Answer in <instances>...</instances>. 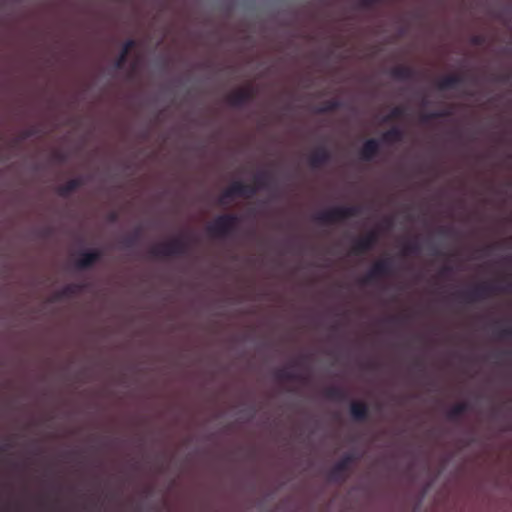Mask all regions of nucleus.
I'll return each instance as SVG.
<instances>
[{"instance_id": "obj_12", "label": "nucleus", "mask_w": 512, "mask_h": 512, "mask_svg": "<svg viewBox=\"0 0 512 512\" xmlns=\"http://www.w3.org/2000/svg\"><path fill=\"white\" fill-rule=\"evenodd\" d=\"M102 257V252L98 249L84 251L76 260L75 266L78 269H88L98 262Z\"/></svg>"}, {"instance_id": "obj_9", "label": "nucleus", "mask_w": 512, "mask_h": 512, "mask_svg": "<svg viewBox=\"0 0 512 512\" xmlns=\"http://www.w3.org/2000/svg\"><path fill=\"white\" fill-rule=\"evenodd\" d=\"M355 460L354 455L347 454L342 457L329 471V480L335 483H341L346 480V472L351 463Z\"/></svg>"}, {"instance_id": "obj_8", "label": "nucleus", "mask_w": 512, "mask_h": 512, "mask_svg": "<svg viewBox=\"0 0 512 512\" xmlns=\"http://www.w3.org/2000/svg\"><path fill=\"white\" fill-rule=\"evenodd\" d=\"M256 191L257 188L253 185H248L241 181H235L223 192L219 202L224 203L225 199L233 198L235 196L250 198L256 193Z\"/></svg>"}, {"instance_id": "obj_29", "label": "nucleus", "mask_w": 512, "mask_h": 512, "mask_svg": "<svg viewBox=\"0 0 512 512\" xmlns=\"http://www.w3.org/2000/svg\"><path fill=\"white\" fill-rule=\"evenodd\" d=\"M496 337L499 340H510L512 338V327L507 325L496 331Z\"/></svg>"}, {"instance_id": "obj_20", "label": "nucleus", "mask_w": 512, "mask_h": 512, "mask_svg": "<svg viewBox=\"0 0 512 512\" xmlns=\"http://www.w3.org/2000/svg\"><path fill=\"white\" fill-rule=\"evenodd\" d=\"M469 409L467 402H459L453 405L446 413V417L450 421H457Z\"/></svg>"}, {"instance_id": "obj_21", "label": "nucleus", "mask_w": 512, "mask_h": 512, "mask_svg": "<svg viewBox=\"0 0 512 512\" xmlns=\"http://www.w3.org/2000/svg\"><path fill=\"white\" fill-rule=\"evenodd\" d=\"M404 138L403 131L398 127H392L382 135V140L388 144L401 142Z\"/></svg>"}, {"instance_id": "obj_34", "label": "nucleus", "mask_w": 512, "mask_h": 512, "mask_svg": "<svg viewBox=\"0 0 512 512\" xmlns=\"http://www.w3.org/2000/svg\"><path fill=\"white\" fill-rule=\"evenodd\" d=\"M452 272V268L450 266H444L442 267V269L440 270V275L441 276H447L448 274H450Z\"/></svg>"}, {"instance_id": "obj_10", "label": "nucleus", "mask_w": 512, "mask_h": 512, "mask_svg": "<svg viewBox=\"0 0 512 512\" xmlns=\"http://www.w3.org/2000/svg\"><path fill=\"white\" fill-rule=\"evenodd\" d=\"M378 240V235L375 231H370L365 236L357 238L351 248V253L354 255H361L371 250Z\"/></svg>"}, {"instance_id": "obj_16", "label": "nucleus", "mask_w": 512, "mask_h": 512, "mask_svg": "<svg viewBox=\"0 0 512 512\" xmlns=\"http://www.w3.org/2000/svg\"><path fill=\"white\" fill-rule=\"evenodd\" d=\"M415 70L406 65H397L390 70V75L396 80L406 81L415 77Z\"/></svg>"}, {"instance_id": "obj_19", "label": "nucleus", "mask_w": 512, "mask_h": 512, "mask_svg": "<svg viewBox=\"0 0 512 512\" xmlns=\"http://www.w3.org/2000/svg\"><path fill=\"white\" fill-rule=\"evenodd\" d=\"M82 288H83V286L81 284H75V283L68 284V285L64 286L60 291H58L55 294L54 298H55V300H61L64 298L73 297V296L77 295L78 293H80Z\"/></svg>"}, {"instance_id": "obj_25", "label": "nucleus", "mask_w": 512, "mask_h": 512, "mask_svg": "<svg viewBox=\"0 0 512 512\" xmlns=\"http://www.w3.org/2000/svg\"><path fill=\"white\" fill-rule=\"evenodd\" d=\"M140 237L141 230L137 228L132 234L122 238L121 244L124 248H132L139 242Z\"/></svg>"}, {"instance_id": "obj_2", "label": "nucleus", "mask_w": 512, "mask_h": 512, "mask_svg": "<svg viewBox=\"0 0 512 512\" xmlns=\"http://www.w3.org/2000/svg\"><path fill=\"white\" fill-rule=\"evenodd\" d=\"M190 244L184 237H176L168 242H163L150 249L152 257L183 256L188 254Z\"/></svg>"}, {"instance_id": "obj_15", "label": "nucleus", "mask_w": 512, "mask_h": 512, "mask_svg": "<svg viewBox=\"0 0 512 512\" xmlns=\"http://www.w3.org/2000/svg\"><path fill=\"white\" fill-rule=\"evenodd\" d=\"M465 82V77L462 75L451 74L443 77L437 82L439 90L453 89Z\"/></svg>"}, {"instance_id": "obj_6", "label": "nucleus", "mask_w": 512, "mask_h": 512, "mask_svg": "<svg viewBox=\"0 0 512 512\" xmlns=\"http://www.w3.org/2000/svg\"><path fill=\"white\" fill-rule=\"evenodd\" d=\"M392 272V261L390 259L378 260L372 265L360 282L365 285L371 284L383 277L391 275Z\"/></svg>"}, {"instance_id": "obj_18", "label": "nucleus", "mask_w": 512, "mask_h": 512, "mask_svg": "<svg viewBox=\"0 0 512 512\" xmlns=\"http://www.w3.org/2000/svg\"><path fill=\"white\" fill-rule=\"evenodd\" d=\"M135 46H136V41L133 39H129L123 44L121 52L114 63L115 68H117V69L123 68L124 64L126 63L129 52Z\"/></svg>"}, {"instance_id": "obj_37", "label": "nucleus", "mask_w": 512, "mask_h": 512, "mask_svg": "<svg viewBox=\"0 0 512 512\" xmlns=\"http://www.w3.org/2000/svg\"><path fill=\"white\" fill-rule=\"evenodd\" d=\"M449 231H450L449 229L444 228V227L440 229L441 234H447Z\"/></svg>"}, {"instance_id": "obj_38", "label": "nucleus", "mask_w": 512, "mask_h": 512, "mask_svg": "<svg viewBox=\"0 0 512 512\" xmlns=\"http://www.w3.org/2000/svg\"><path fill=\"white\" fill-rule=\"evenodd\" d=\"M6 447H8V445H5L4 447H2L1 451H4Z\"/></svg>"}, {"instance_id": "obj_26", "label": "nucleus", "mask_w": 512, "mask_h": 512, "mask_svg": "<svg viewBox=\"0 0 512 512\" xmlns=\"http://www.w3.org/2000/svg\"><path fill=\"white\" fill-rule=\"evenodd\" d=\"M272 176L268 172H261L254 177V183L258 188H269Z\"/></svg>"}, {"instance_id": "obj_35", "label": "nucleus", "mask_w": 512, "mask_h": 512, "mask_svg": "<svg viewBox=\"0 0 512 512\" xmlns=\"http://www.w3.org/2000/svg\"><path fill=\"white\" fill-rule=\"evenodd\" d=\"M53 156H54V159L57 162H64L65 161V156L62 153H60V152H56Z\"/></svg>"}, {"instance_id": "obj_30", "label": "nucleus", "mask_w": 512, "mask_h": 512, "mask_svg": "<svg viewBox=\"0 0 512 512\" xmlns=\"http://www.w3.org/2000/svg\"><path fill=\"white\" fill-rule=\"evenodd\" d=\"M420 251V246L417 242H409L403 246V254L410 255L416 254Z\"/></svg>"}, {"instance_id": "obj_5", "label": "nucleus", "mask_w": 512, "mask_h": 512, "mask_svg": "<svg viewBox=\"0 0 512 512\" xmlns=\"http://www.w3.org/2000/svg\"><path fill=\"white\" fill-rule=\"evenodd\" d=\"M392 272V261L390 259L378 260L372 265L360 282L365 285L371 284L383 277L391 275Z\"/></svg>"}, {"instance_id": "obj_4", "label": "nucleus", "mask_w": 512, "mask_h": 512, "mask_svg": "<svg viewBox=\"0 0 512 512\" xmlns=\"http://www.w3.org/2000/svg\"><path fill=\"white\" fill-rule=\"evenodd\" d=\"M503 290L504 289L492 285L490 283H481L469 290L459 292L457 296L464 302L473 303L476 301L487 299L495 292Z\"/></svg>"}, {"instance_id": "obj_36", "label": "nucleus", "mask_w": 512, "mask_h": 512, "mask_svg": "<svg viewBox=\"0 0 512 512\" xmlns=\"http://www.w3.org/2000/svg\"><path fill=\"white\" fill-rule=\"evenodd\" d=\"M108 220H109L110 222H116V221L118 220V213H117V212H114V211H113V212H111V213H109V215H108Z\"/></svg>"}, {"instance_id": "obj_33", "label": "nucleus", "mask_w": 512, "mask_h": 512, "mask_svg": "<svg viewBox=\"0 0 512 512\" xmlns=\"http://www.w3.org/2000/svg\"><path fill=\"white\" fill-rule=\"evenodd\" d=\"M36 133H37V131L34 128L27 129L22 133V139H26L31 136H34Z\"/></svg>"}, {"instance_id": "obj_28", "label": "nucleus", "mask_w": 512, "mask_h": 512, "mask_svg": "<svg viewBox=\"0 0 512 512\" xmlns=\"http://www.w3.org/2000/svg\"><path fill=\"white\" fill-rule=\"evenodd\" d=\"M405 115V108L401 106L394 107L391 112L383 118V122H391L392 120L402 118Z\"/></svg>"}, {"instance_id": "obj_7", "label": "nucleus", "mask_w": 512, "mask_h": 512, "mask_svg": "<svg viewBox=\"0 0 512 512\" xmlns=\"http://www.w3.org/2000/svg\"><path fill=\"white\" fill-rule=\"evenodd\" d=\"M255 97V90L251 85L236 89L227 95V103L235 108H241L251 102Z\"/></svg>"}, {"instance_id": "obj_24", "label": "nucleus", "mask_w": 512, "mask_h": 512, "mask_svg": "<svg viewBox=\"0 0 512 512\" xmlns=\"http://www.w3.org/2000/svg\"><path fill=\"white\" fill-rule=\"evenodd\" d=\"M341 106H342L341 101H339L337 99H332V100L325 101L319 107H317L316 112L318 114H325V113L335 111V110L339 109Z\"/></svg>"}, {"instance_id": "obj_31", "label": "nucleus", "mask_w": 512, "mask_h": 512, "mask_svg": "<svg viewBox=\"0 0 512 512\" xmlns=\"http://www.w3.org/2000/svg\"><path fill=\"white\" fill-rule=\"evenodd\" d=\"M380 2L381 0H358V6L364 9H369Z\"/></svg>"}, {"instance_id": "obj_23", "label": "nucleus", "mask_w": 512, "mask_h": 512, "mask_svg": "<svg viewBox=\"0 0 512 512\" xmlns=\"http://www.w3.org/2000/svg\"><path fill=\"white\" fill-rule=\"evenodd\" d=\"M275 378L279 381H296L300 380V375L287 368H281L275 372Z\"/></svg>"}, {"instance_id": "obj_32", "label": "nucleus", "mask_w": 512, "mask_h": 512, "mask_svg": "<svg viewBox=\"0 0 512 512\" xmlns=\"http://www.w3.org/2000/svg\"><path fill=\"white\" fill-rule=\"evenodd\" d=\"M486 39L483 35H473L470 38V43L475 46H481L485 43Z\"/></svg>"}, {"instance_id": "obj_22", "label": "nucleus", "mask_w": 512, "mask_h": 512, "mask_svg": "<svg viewBox=\"0 0 512 512\" xmlns=\"http://www.w3.org/2000/svg\"><path fill=\"white\" fill-rule=\"evenodd\" d=\"M324 396L330 400L342 401L346 398L347 394L341 387L329 386L324 390Z\"/></svg>"}, {"instance_id": "obj_11", "label": "nucleus", "mask_w": 512, "mask_h": 512, "mask_svg": "<svg viewBox=\"0 0 512 512\" xmlns=\"http://www.w3.org/2000/svg\"><path fill=\"white\" fill-rule=\"evenodd\" d=\"M331 152L326 146H318L309 156L308 162L312 168H320L330 162Z\"/></svg>"}, {"instance_id": "obj_3", "label": "nucleus", "mask_w": 512, "mask_h": 512, "mask_svg": "<svg viewBox=\"0 0 512 512\" xmlns=\"http://www.w3.org/2000/svg\"><path fill=\"white\" fill-rule=\"evenodd\" d=\"M360 213L358 206H335L325 211L319 212L314 216V220L320 224H333Z\"/></svg>"}, {"instance_id": "obj_27", "label": "nucleus", "mask_w": 512, "mask_h": 512, "mask_svg": "<svg viewBox=\"0 0 512 512\" xmlns=\"http://www.w3.org/2000/svg\"><path fill=\"white\" fill-rule=\"evenodd\" d=\"M450 115H451L450 110L445 109V110H441V111H437V112H430V113L422 114L420 117V121L422 123H428L432 119L447 117Z\"/></svg>"}, {"instance_id": "obj_14", "label": "nucleus", "mask_w": 512, "mask_h": 512, "mask_svg": "<svg viewBox=\"0 0 512 512\" xmlns=\"http://www.w3.org/2000/svg\"><path fill=\"white\" fill-rule=\"evenodd\" d=\"M379 141L377 139H368L364 142L360 150V158L364 161L372 160L379 152Z\"/></svg>"}, {"instance_id": "obj_13", "label": "nucleus", "mask_w": 512, "mask_h": 512, "mask_svg": "<svg viewBox=\"0 0 512 512\" xmlns=\"http://www.w3.org/2000/svg\"><path fill=\"white\" fill-rule=\"evenodd\" d=\"M349 411L353 420L357 422H362L368 419L369 408L368 405L363 401L351 402Z\"/></svg>"}, {"instance_id": "obj_17", "label": "nucleus", "mask_w": 512, "mask_h": 512, "mask_svg": "<svg viewBox=\"0 0 512 512\" xmlns=\"http://www.w3.org/2000/svg\"><path fill=\"white\" fill-rule=\"evenodd\" d=\"M84 184V181L81 177L73 178L68 180L65 184L60 185L56 192L60 197L66 198L72 192L80 188Z\"/></svg>"}, {"instance_id": "obj_1", "label": "nucleus", "mask_w": 512, "mask_h": 512, "mask_svg": "<svg viewBox=\"0 0 512 512\" xmlns=\"http://www.w3.org/2000/svg\"><path fill=\"white\" fill-rule=\"evenodd\" d=\"M239 217L235 214H222L217 216L207 227V232L216 238H228L235 234Z\"/></svg>"}]
</instances>
